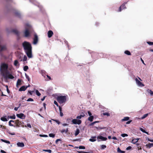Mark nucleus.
<instances>
[{
	"label": "nucleus",
	"mask_w": 153,
	"mask_h": 153,
	"mask_svg": "<svg viewBox=\"0 0 153 153\" xmlns=\"http://www.w3.org/2000/svg\"><path fill=\"white\" fill-rule=\"evenodd\" d=\"M24 51L29 58L32 57V47L31 44L26 41L24 42L22 44Z\"/></svg>",
	"instance_id": "obj_1"
},
{
	"label": "nucleus",
	"mask_w": 153,
	"mask_h": 153,
	"mask_svg": "<svg viewBox=\"0 0 153 153\" xmlns=\"http://www.w3.org/2000/svg\"><path fill=\"white\" fill-rule=\"evenodd\" d=\"M8 65L5 63H2L1 64L0 67V71L3 76H5L9 73L8 70Z\"/></svg>",
	"instance_id": "obj_2"
},
{
	"label": "nucleus",
	"mask_w": 153,
	"mask_h": 153,
	"mask_svg": "<svg viewBox=\"0 0 153 153\" xmlns=\"http://www.w3.org/2000/svg\"><path fill=\"white\" fill-rule=\"evenodd\" d=\"M56 100L60 104L65 102L66 100V97L65 96H60L57 97Z\"/></svg>",
	"instance_id": "obj_3"
},
{
	"label": "nucleus",
	"mask_w": 153,
	"mask_h": 153,
	"mask_svg": "<svg viewBox=\"0 0 153 153\" xmlns=\"http://www.w3.org/2000/svg\"><path fill=\"white\" fill-rule=\"evenodd\" d=\"M73 124H75L79 125L81 124L82 121L80 120H77L76 119H74L72 121Z\"/></svg>",
	"instance_id": "obj_4"
},
{
	"label": "nucleus",
	"mask_w": 153,
	"mask_h": 153,
	"mask_svg": "<svg viewBox=\"0 0 153 153\" xmlns=\"http://www.w3.org/2000/svg\"><path fill=\"white\" fill-rule=\"evenodd\" d=\"M16 116L18 118L22 119H25L26 117L25 115L22 113L16 114Z\"/></svg>",
	"instance_id": "obj_5"
},
{
	"label": "nucleus",
	"mask_w": 153,
	"mask_h": 153,
	"mask_svg": "<svg viewBox=\"0 0 153 153\" xmlns=\"http://www.w3.org/2000/svg\"><path fill=\"white\" fill-rule=\"evenodd\" d=\"M127 2H124L119 8L118 11H121L122 10V9H124L126 8L125 5L127 4Z\"/></svg>",
	"instance_id": "obj_6"
},
{
	"label": "nucleus",
	"mask_w": 153,
	"mask_h": 153,
	"mask_svg": "<svg viewBox=\"0 0 153 153\" xmlns=\"http://www.w3.org/2000/svg\"><path fill=\"white\" fill-rule=\"evenodd\" d=\"M24 33L25 36L26 37H29L30 35V32L29 30L27 28L25 29V30L24 32Z\"/></svg>",
	"instance_id": "obj_7"
},
{
	"label": "nucleus",
	"mask_w": 153,
	"mask_h": 153,
	"mask_svg": "<svg viewBox=\"0 0 153 153\" xmlns=\"http://www.w3.org/2000/svg\"><path fill=\"white\" fill-rule=\"evenodd\" d=\"M38 42V37L37 35L36 34L34 35V38L33 39V44H36Z\"/></svg>",
	"instance_id": "obj_8"
},
{
	"label": "nucleus",
	"mask_w": 153,
	"mask_h": 153,
	"mask_svg": "<svg viewBox=\"0 0 153 153\" xmlns=\"http://www.w3.org/2000/svg\"><path fill=\"white\" fill-rule=\"evenodd\" d=\"M135 80L137 84L138 85L141 87H143L144 86V85L140 81H139L137 78H136L135 79Z\"/></svg>",
	"instance_id": "obj_9"
},
{
	"label": "nucleus",
	"mask_w": 153,
	"mask_h": 153,
	"mask_svg": "<svg viewBox=\"0 0 153 153\" xmlns=\"http://www.w3.org/2000/svg\"><path fill=\"white\" fill-rule=\"evenodd\" d=\"M3 76L10 79H13L14 78V77L11 74H10L9 73L8 74L5 75V76Z\"/></svg>",
	"instance_id": "obj_10"
},
{
	"label": "nucleus",
	"mask_w": 153,
	"mask_h": 153,
	"mask_svg": "<svg viewBox=\"0 0 153 153\" xmlns=\"http://www.w3.org/2000/svg\"><path fill=\"white\" fill-rule=\"evenodd\" d=\"M53 34V32L51 30H50L48 31V38H51Z\"/></svg>",
	"instance_id": "obj_11"
},
{
	"label": "nucleus",
	"mask_w": 153,
	"mask_h": 153,
	"mask_svg": "<svg viewBox=\"0 0 153 153\" xmlns=\"http://www.w3.org/2000/svg\"><path fill=\"white\" fill-rule=\"evenodd\" d=\"M30 86V85H29L28 86L25 87V86H22L19 89V91H25L27 88Z\"/></svg>",
	"instance_id": "obj_12"
},
{
	"label": "nucleus",
	"mask_w": 153,
	"mask_h": 153,
	"mask_svg": "<svg viewBox=\"0 0 153 153\" xmlns=\"http://www.w3.org/2000/svg\"><path fill=\"white\" fill-rule=\"evenodd\" d=\"M97 138L98 139H101L102 141H105L107 140V138L106 137H104L101 136H98L97 137Z\"/></svg>",
	"instance_id": "obj_13"
},
{
	"label": "nucleus",
	"mask_w": 153,
	"mask_h": 153,
	"mask_svg": "<svg viewBox=\"0 0 153 153\" xmlns=\"http://www.w3.org/2000/svg\"><path fill=\"white\" fill-rule=\"evenodd\" d=\"M14 14L15 16L19 18H20L21 15L20 13L17 10H16L14 12Z\"/></svg>",
	"instance_id": "obj_14"
},
{
	"label": "nucleus",
	"mask_w": 153,
	"mask_h": 153,
	"mask_svg": "<svg viewBox=\"0 0 153 153\" xmlns=\"http://www.w3.org/2000/svg\"><path fill=\"white\" fill-rule=\"evenodd\" d=\"M12 32L13 33H14L16 34L17 36H19V33L18 30L16 29H13V30L12 31Z\"/></svg>",
	"instance_id": "obj_15"
},
{
	"label": "nucleus",
	"mask_w": 153,
	"mask_h": 153,
	"mask_svg": "<svg viewBox=\"0 0 153 153\" xmlns=\"http://www.w3.org/2000/svg\"><path fill=\"white\" fill-rule=\"evenodd\" d=\"M17 145L18 147H23L25 146L24 144L22 142H18L17 143Z\"/></svg>",
	"instance_id": "obj_16"
},
{
	"label": "nucleus",
	"mask_w": 153,
	"mask_h": 153,
	"mask_svg": "<svg viewBox=\"0 0 153 153\" xmlns=\"http://www.w3.org/2000/svg\"><path fill=\"white\" fill-rule=\"evenodd\" d=\"M147 148H150L153 146V143H149L146 145Z\"/></svg>",
	"instance_id": "obj_17"
},
{
	"label": "nucleus",
	"mask_w": 153,
	"mask_h": 153,
	"mask_svg": "<svg viewBox=\"0 0 153 153\" xmlns=\"http://www.w3.org/2000/svg\"><path fill=\"white\" fill-rule=\"evenodd\" d=\"M0 51H1L6 49V47L5 46H2L0 45Z\"/></svg>",
	"instance_id": "obj_18"
},
{
	"label": "nucleus",
	"mask_w": 153,
	"mask_h": 153,
	"mask_svg": "<svg viewBox=\"0 0 153 153\" xmlns=\"http://www.w3.org/2000/svg\"><path fill=\"white\" fill-rule=\"evenodd\" d=\"M129 119V117H124V118L121 120L122 122L128 121Z\"/></svg>",
	"instance_id": "obj_19"
},
{
	"label": "nucleus",
	"mask_w": 153,
	"mask_h": 153,
	"mask_svg": "<svg viewBox=\"0 0 153 153\" xmlns=\"http://www.w3.org/2000/svg\"><path fill=\"white\" fill-rule=\"evenodd\" d=\"M6 116H5L4 117H1V120L3 121H7L8 120L6 118Z\"/></svg>",
	"instance_id": "obj_20"
},
{
	"label": "nucleus",
	"mask_w": 153,
	"mask_h": 153,
	"mask_svg": "<svg viewBox=\"0 0 153 153\" xmlns=\"http://www.w3.org/2000/svg\"><path fill=\"white\" fill-rule=\"evenodd\" d=\"M132 140L131 141V142L133 144H136L137 142L136 141V138L134 137H132Z\"/></svg>",
	"instance_id": "obj_21"
},
{
	"label": "nucleus",
	"mask_w": 153,
	"mask_h": 153,
	"mask_svg": "<svg viewBox=\"0 0 153 153\" xmlns=\"http://www.w3.org/2000/svg\"><path fill=\"white\" fill-rule=\"evenodd\" d=\"M22 80L19 79H18L17 83H16V85L18 86V85H21V82L22 81Z\"/></svg>",
	"instance_id": "obj_22"
},
{
	"label": "nucleus",
	"mask_w": 153,
	"mask_h": 153,
	"mask_svg": "<svg viewBox=\"0 0 153 153\" xmlns=\"http://www.w3.org/2000/svg\"><path fill=\"white\" fill-rule=\"evenodd\" d=\"M117 152H118L121 153H125V151L121 150L119 147H118L117 148Z\"/></svg>",
	"instance_id": "obj_23"
},
{
	"label": "nucleus",
	"mask_w": 153,
	"mask_h": 153,
	"mask_svg": "<svg viewBox=\"0 0 153 153\" xmlns=\"http://www.w3.org/2000/svg\"><path fill=\"white\" fill-rule=\"evenodd\" d=\"M124 53L128 55H131V53L128 50L125 51L124 52Z\"/></svg>",
	"instance_id": "obj_24"
},
{
	"label": "nucleus",
	"mask_w": 153,
	"mask_h": 153,
	"mask_svg": "<svg viewBox=\"0 0 153 153\" xmlns=\"http://www.w3.org/2000/svg\"><path fill=\"white\" fill-rule=\"evenodd\" d=\"M19 120H16L15 121V123L16 124V126L17 127H19Z\"/></svg>",
	"instance_id": "obj_25"
},
{
	"label": "nucleus",
	"mask_w": 153,
	"mask_h": 153,
	"mask_svg": "<svg viewBox=\"0 0 153 153\" xmlns=\"http://www.w3.org/2000/svg\"><path fill=\"white\" fill-rule=\"evenodd\" d=\"M79 132H80L79 130V129L77 128L76 129L75 132V136H76L77 135H78L79 134Z\"/></svg>",
	"instance_id": "obj_26"
},
{
	"label": "nucleus",
	"mask_w": 153,
	"mask_h": 153,
	"mask_svg": "<svg viewBox=\"0 0 153 153\" xmlns=\"http://www.w3.org/2000/svg\"><path fill=\"white\" fill-rule=\"evenodd\" d=\"M94 119V117L93 116H90L88 118V120L91 122H92Z\"/></svg>",
	"instance_id": "obj_27"
},
{
	"label": "nucleus",
	"mask_w": 153,
	"mask_h": 153,
	"mask_svg": "<svg viewBox=\"0 0 153 153\" xmlns=\"http://www.w3.org/2000/svg\"><path fill=\"white\" fill-rule=\"evenodd\" d=\"M41 73L42 76H44L45 77V75H46V72L44 70L41 71Z\"/></svg>",
	"instance_id": "obj_28"
},
{
	"label": "nucleus",
	"mask_w": 153,
	"mask_h": 153,
	"mask_svg": "<svg viewBox=\"0 0 153 153\" xmlns=\"http://www.w3.org/2000/svg\"><path fill=\"white\" fill-rule=\"evenodd\" d=\"M1 140L3 142H4L10 144V143L9 141L5 140L2 139Z\"/></svg>",
	"instance_id": "obj_29"
},
{
	"label": "nucleus",
	"mask_w": 153,
	"mask_h": 153,
	"mask_svg": "<svg viewBox=\"0 0 153 153\" xmlns=\"http://www.w3.org/2000/svg\"><path fill=\"white\" fill-rule=\"evenodd\" d=\"M28 67L27 66H25L23 68L24 71H26L28 69Z\"/></svg>",
	"instance_id": "obj_30"
},
{
	"label": "nucleus",
	"mask_w": 153,
	"mask_h": 153,
	"mask_svg": "<svg viewBox=\"0 0 153 153\" xmlns=\"http://www.w3.org/2000/svg\"><path fill=\"white\" fill-rule=\"evenodd\" d=\"M24 124V122H22L21 121H20L19 120V127H20V125H21V126L22 127H24V126L23 125H22V124Z\"/></svg>",
	"instance_id": "obj_31"
},
{
	"label": "nucleus",
	"mask_w": 153,
	"mask_h": 153,
	"mask_svg": "<svg viewBox=\"0 0 153 153\" xmlns=\"http://www.w3.org/2000/svg\"><path fill=\"white\" fill-rule=\"evenodd\" d=\"M36 94L38 96H40L41 95V94L40 93V92L37 90H36Z\"/></svg>",
	"instance_id": "obj_32"
},
{
	"label": "nucleus",
	"mask_w": 153,
	"mask_h": 153,
	"mask_svg": "<svg viewBox=\"0 0 153 153\" xmlns=\"http://www.w3.org/2000/svg\"><path fill=\"white\" fill-rule=\"evenodd\" d=\"M148 115V114H144L142 117L141 119H143L146 117Z\"/></svg>",
	"instance_id": "obj_33"
},
{
	"label": "nucleus",
	"mask_w": 153,
	"mask_h": 153,
	"mask_svg": "<svg viewBox=\"0 0 153 153\" xmlns=\"http://www.w3.org/2000/svg\"><path fill=\"white\" fill-rule=\"evenodd\" d=\"M103 115H106L108 116H110V114L108 112H105L103 113Z\"/></svg>",
	"instance_id": "obj_34"
},
{
	"label": "nucleus",
	"mask_w": 153,
	"mask_h": 153,
	"mask_svg": "<svg viewBox=\"0 0 153 153\" xmlns=\"http://www.w3.org/2000/svg\"><path fill=\"white\" fill-rule=\"evenodd\" d=\"M25 76H26V79H27L28 81H30V78L29 76L28 75H27L26 73L25 74Z\"/></svg>",
	"instance_id": "obj_35"
},
{
	"label": "nucleus",
	"mask_w": 153,
	"mask_h": 153,
	"mask_svg": "<svg viewBox=\"0 0 153 153\" xmlns=\"http://www.w3.org/2000/svg\"><path fill=\"white\" fill-rule=\"evenodd\" d=\"M106 146L105 145H102L101 146V149H104L105 148H106Z\"/></svg>",
	"instance_id": "obj_36"
},
{
	"label": "nucleus",
	"mask_w": 153,
	"mask_h": 153,
	"mask_svg": "<svg viewBox=\"0 0 153 153\" xmlns=\"http://www.w3.org/2000/svg\"><path fill=\"white\" fill-rule=\"evenodd\" d=\"M43 151L46 152H48L49 153H51L52 152V151L50 149H48V150H43Z\"/></svg>",
	"instance_id": "obj_37"
},
{
	"label": "nucleus",
	"mask_w": 153,
	"mask_h": 153,
	"mask_svg": "<svg viewBox=\"0 0 153 153\" xmlns=\"http://www.w3.org/2000/svg\"><path fill=\"white\" fill-rule=\"evenodd\" d=\"M18 63V61L17 60H15L14 61V65L15 66H17Z\"/></svg>",
	"instance_id": "obj_38"
},
{
	"label": "nucleus",
	"mask_w": 153,
	"mask_h": 153,
	"mask_svg": "<svg viewBox=\"0 0 153 153\" xmlns=\"http://www.w3.org/2000/svg\"><path fill=\"white\" fill-rule=\"evenodd\" d=\"M27 59V57L25 56V55L24 56L23 59V61H26Z\"/></svg>",
	"instance_id": "obj_39"
},
{
	"label": "nucleus",
	"mask_w": 153,
	"mask_h": 153,
	"mask_svg": "<svg viewBox=\"0 0 153 153\" xmlns=\"http://www.w3.org/2000/svg\"><path fill=\"white\" fill-rule=\"evenodd\" d=\"M98 122H99L98 121H95V122H93V123H90L89 124V126H92L94 125L95 123H98Z\"/></svg>",
	"instance_id": "obj_40"
},
{
	"label": "nucleus",
	"mask_w": 153,
	"mask_h": 153,
	"mask_svg": "<svg viewBox=\"0 0 153 153\" xmlns=\"http://www.w3.org/2000/svg\"><path fill=\"white\" fill-rule=\"evenodd\" d=\"M121 135L123 137H125L128 136V135L126 134H122Z\"/></svg>",
	"instance_id": "obj_41"
},
{
	"label": "nucleus",
	"mask_w": 153,
	"mask_h": 153,
	"mask_svg": "<svg viewBox=\"0 0 153 153\" xmlns=\"http://www.w3.org/2000/svg\"><path fill=\"white\" fill-rule=\"evenodd\" d=\"M49 135L51 137H55V134L52 133L49 134Z\"/></svg>",
	"instance_id": "obj_42"
},
{
	"label": "nucleus",
	"mask_w": 153,
	"mask_h": 153,
	"mask_svg": "<svg viewBox=\"0 0 153 153\" xmlns=\"http://www.w3.org/2000/svg\"><path fill=\"white\" fill-rule=\"evenodd\" d=\"M52 120L54 121L55 122H56L58 124H59L60 123V122L58 120H53V119H52Z\"/></svg>",
	"instance_id": "obj_43"
},
{
	"label": "nucleus",
	"mask_w": 153,
	"mask_h": 153,
	"mask_svg": "<svg viewBox=\"0 0 153 153\" xmlns=\"http://www.w3.org/2000/svg\"><path fill=\"white\" fill-rule=\"evenodd\" d=\"M79 148L80 149H85V147L83 146H80L79 147Z\"/></svg>",
	"instance_id": "obj_44"
},
{
	"label": "nucleus",
	"mask_w": 153,
	"mask_h": 153,
	"mask_svg": "<svg viewBox=\"0 0 153 153\" xmlns=\"http://www.w3.org/2000/svg\"><path fill=\"white\" fill-rule=\"evenodd\" d=\"M147 91H148V92H149V93L151 95H153V91H152L151 90H149V89H148Z\"/></svg>",
	"instance_id": "obj_45"
},
{
	"label": "nucleus",
	"mask_w": 153,
	"mask_h": 153,
	"mask_svg": "<svg viewBox=\"0 0 153 153\" xmlns=\"http://www.w3.org/2000/svg\"><path fill=\"white\" fill-rule=\"evenodd\" d=\"M25 127H28L31 128V125L30 124H27V126H25Z\"/></svg>",
	"instance_id": "obj_46"
},
{
	"label": "nucleus",
	"mask_w": 153,
	"mask_h": 153,
	"mask_svg": "<svg viewBox=\"0 0 153 153\" xmlns=\"http://www.w3.org/2000/svg\"><path fill=\"white\" fill-rule=\"evenodd\" d=\"M10 118L13 119H15L16 118V117L15 115H14L13 116H10Z\"/></svg>",
	"instance_id": "obj_47"
},
{
	"label": "nucleus",
	"mask_w": 153,
	"mask_h": 153,
	"mask_svg": "<svg viewBox=\"0 0 153 153\" xmlns=\"http://www.w3.org/2000/svg\"><path fill=\"white\" fill-rule=\"evenodd\" d=\"M147 43L149 45H153V42H148Z\"/></svg>",
	"instance_id": "obj_48"
},
{
	"label": "nucleus",
	"mask_w": 153,
	"mask_h": 153,
	"mask_svg": "<svg viewBox=\"0 0 153 153\" xmlns=\"http://www.w3.org/2000/svg\"><path fill=\"white\" fill-rule=\"evenodd\" d=\"M27 101H33V99L31 98H28L27 100Z\"/></svg>",
	"instance_id": "obj_49"
},
{
	"label": "nucleus",
	"mask_w": 153,
	"mask_h": 153,
	"mask_svg": "<svg viewBox=\"0 0 153 153\" xmlns=\"http://www.w3.org/2000/svg\"><path fill=\"white\" fill-rule=\"evenodd\" d=\"M80 115H81L82 117H83L85 116V114L83 112L81 113Z\"/></svg>",
	"instance_id": "obj_50"
},
{
	"label": "nucleus",
	"mask_w": 153,
	"mask_h": 153,
	"mask_svg": "<svg viewBox=\"0 0 153 153\" xmlns=\"http://www.w3.org/2000/svg\"><path fill=\"white\" fill-rule=\"evenodd\" d=\"M54 104L56 105L57 106L59 107V105L57 102L56 101H54Z\"/></svg>",
	"instance_id": "obj_51"
},
{
	"label": "nucleus",
	"mask_w": 153,
	"mask_h": 153,
	"mask_svg": "<svg viewBox=\"0 0 153 153\" xmlns=\"http://www.w3.org/2000/svg\"><path fill=\"white\" fill-rule=\"evenodd\" d=\"M34 92V91H29L28 93H29L30 95H32V93Z\"/></svg>",
	"instance_id": "obj_52"
},
{
	"label": "nucleus",
	"mask_w": 153,
	"mask_h": 153,
	"mask_svg": "<svg viewBox=\"0 0 153 153\" xmlns=\"http://www.w3.org/2000/svg\"><path fill=\"white\" fill-rule=\"evenodd\" d=\"M96 139H90L89 140L91 142H94L95 141H96Z\"/></svg>",
	"instance_id": "obj_53"
},
{
	"label": "nucleus",
	"mask_w": 153,
	"mask_h": 153,
	"mask_svg": "<svg viewBox=\"0 0 153 153\" xmlns=\"http://www.w3.org/2000/svg\"><path fill=\"white\" fill-rule=\"evenodd\" d=\"M60 131L62 133H63L64 132L65 133V129H62Z\"/></svg>",
	"instance_id": "obj_54"
},
{
	"label": "nucleus",
	"mask_w": 153,
	"mask_h": 153,
	"mask_svg": "<svg viewBox=\"0 0 153 153\" xmlns=\"http://www.w3.org/2000/svg\"><path fill=\"white\" fill-rule=\"evenodd\" d=\"M82 116H81V115H80V116H78L76 117V118L78 119H80L82 118Z\"/></svg>",
	"instance_id": "obj_55"
},
{
	"label": "nucleus",
	"mask_w": 153,
	"mask_h": 153,
	"mask_svg": "<svg viewBox=\"0 0 153 153\" xmlns=\"http://www.w3.org/2000/svg\"><path fill=\"white\" fill-rule=\"evenodd\" d=\"M132 120H129V121H127L126 123V124H130L131 122H132Z\"/></svg>",
	"instance_id": "obj_56"
},
{
	"label": "nucleus",
	"mask_w": 153,
	"mask_h": 153,
	"mask_svg": "<svg viewBox=\"0 0 153 153\" xmlns=\"http://www.w3.org/2000/svg\"><path fill=\"white\" fill-rule=\"evenodd\" d=\"M9 125L10 126H13V125L11 123V122L10 121H9Z\"/></svg>",
	"instance_id": "obj_57"
},
{
	"label": "nucleus",
	"mask_w": 153,
	"mask_h": 153,
	"mask_svg": "<svg viewBox=\"0 0 153 153\" xmlns=\"http://www.w3.org/2000/svg\"><path fill=\"white\" fill-rule=\"evenodd\" d=\"M59 111H60V112H62V108H61V107L60 106H59Z\"/></svg>",
	"instance_id": "obj_58"
},
{
	"label": "nucleus",
	"mask_w": 153,
	"mask_h": 153,
	"mask_svg": "<svg viewBox=\"0 0 153 153\" xmlns=\"http://www.w3.org/2000/svg\"><path fill=\"white\" fill-rule=\"evenodd\" d=\"M59 141H61V140L60 139H57L56 141V143L57 144L58 142Z\"/></svg>",
	"instance_id": "obj_59"
},
{
	"label": "nucleus",
	"mask_w": 153,
	"mask_h": 153,
	"mask_svg": "<svg viewBox=\"0 0 153 153\" xmlns=\"http://www.w3.org/2000/svg\"><path fill=\"white\" fill-rule=\"evenodd\" d=\"M131 146H129L126 148V149L127 150H128L130 149H131Z\"/></svg>",
	"instance_id": "obj_60"
},
{
	"label": "nucleus",
	"mask_w": 153,
	"mask_h": 153,
	"mask_svg": "<svg viewBox=\"0 0 153 153\" xmlns=\"http://www.w3.org/2000/svg\"><path fill=\"white\" fill-rule=\"evenodd\" d=\"M60 116L61 117H62L63 116V114L62 112H60Z\"/></svg>",
	"instance_id": "obj_61"
},
{
	"label": "nucleus",
	"mask_w": 153,
	"mask_h": 153,
	"mask_svg": "<svg viewBox=\"0 0 153 153\" xmlns=\"http://www.w3.org/2000/svg\"><path fill=\"white\" fill-rule=\"evenodd\" d=\"M19 108V107H16L14 108V109L16 111H17Z\"/></svg>",
	"instance_id": "obj_62"
},
{
	"label": "nucleus",
	"mask_w": 153,
	"mask_h": 153,
	"mask_svg": "<svg viewBox=\"0 0 153 153\" xmlns=\"http://www.w3.org/2000/svg\"><path fill=\"white\" fill-rule=\"evenodd\" d=\"M88 114L89 116H91V115H92L90 111H88Z\"/></svg>",
	"instance_id": "obj_63"
},
{
	"label": "nucleus",
	"mask_w": 153,
	"mask_h": 153,
	"mask_svg": "<svg viewBox=\"0 0 153 153\" xmlns=\"http://www.w3.org/2000/svg\"><path fill=\"white\" fill-rule=\"evenodd\" d=\"M0 152H1L2 153H7V152H5V151H4L3 150H1L0 151Z\"/></svg>",
	"instance_id": "obj_64"
}]
</instances>
